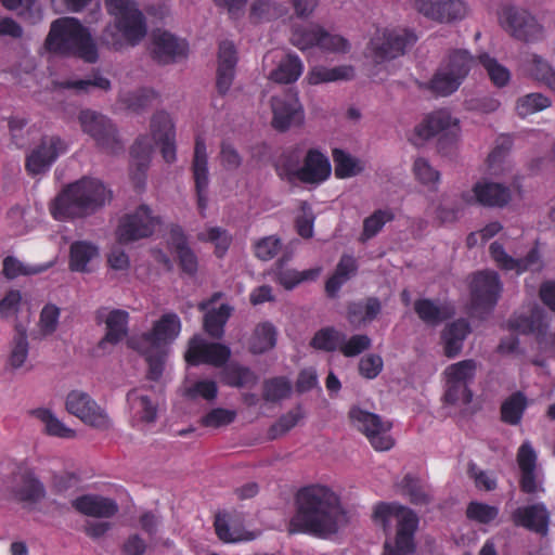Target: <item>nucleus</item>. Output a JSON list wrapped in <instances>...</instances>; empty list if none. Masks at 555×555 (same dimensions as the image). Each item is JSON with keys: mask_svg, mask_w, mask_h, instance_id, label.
I'll use <instances>...</instances> for the list:
<instances>
[{"mask_svg": "<svg viewBox=\"0 0 555 555\" xmlns=\"http://www.w3.org/2000/svg\"><path fill=\"white\" fill-rule=\"evenodd\" d=\"M346 522L339 498L330 488L312 485L300 489L296 495V513L291 518L289 534L309 533L327 538Z\"/></svg>", "mask_w": 555, "mask_h": 555, "instance_id": "nucleus-1", "label": "nucleus"}, {"mask_svg": "<svg viewBox=\"0 0 555 555\" xmlns=\"http://www.w3.org/2000/svg\"><path fill=\"white\" fill-rule=\"evenodd\" d=\"M113 201V191L100 179L82 177L65 185L51 204L57 220L92 216Z\"/></svg>", "mask_w": 555, "mask_h": 555, "instance_id": "nucleus-2", "label": "nucleus"}, {"mask_svg": "<svg viewBox=\"0 0 555 555\" xmlns=\"http://www.w3.org/2000/svg\"><path fill=\"white\" fill-rule=\"evenodd\" d=\"M47 51L65 56H77L87 63L99 59L96 44L87 27L75 17H60L51 23L44 39Z\"/></svg>", "mask_w": 555, "mask_h": 555, "instance_id": "nucleus-3", "label": "nucleus"}, {"mask_svg": "<svg viewBox=\"0 0 555 555\" xmlns=\"http://www.w3.org/2000/svg\"><path fill=\"white\" fill-rule=\"evenodd\" d=\"M181 332L180 318L168 312L153 323L152 328L141 335V357L146 363L145 377L158 382L164 373L169 346Z\"/></svg>", "mask_w": 555, "mask_h": 555, "instance_id": "nucleus-4", "label": "nucleus"}, {"mask_svg": "<svg viewBox=\"0 0 555 555\" xmlns=\"http://www.w3.org/2000/svg\"><path fill=\"white\" fill-rule=\"evenodd\" d=\"M105 7L115 17L102 31L101 42L114 50L134 47L139 42V7L134 0H105Z\"/></svg>", "mask_w": 555, "mask_h": 555, "instance_id": "nucleus-5", "label": "nucleus"}, {"mask_svg": "<svg viewBox=\"0 0 555 555\" xmlns=\"http://www.w3.org/2000/svg\"><path fill=\"white\" fill-rule=\"evenodd\" d=\"M374 520L380 522L384 530L390 528L392 520L397 521L395 546L385 543L386 555H411L415 551L413 535L417 527L416 515L408 507L397 503H379L373 514Z\"/></svg>", "mask_w": 555, "mask_h": 555, "instance_id": "nucleus-6", "label": "nucleus"}, {"mask_svg": "<svg viewBox=\"0 0 555 555\" xmlns=\"http://www.w3.org/2000/svg\"><path fill=\"white\" fill-rule=\"evenodd\" d=\"M416 41L417 36L411 29L384 28L371 38L364 55L374 65H379L403 55Z\"/></svg>", "mask_w": 555, "mask_h": 555, "instance_id": "nucleus-7", "label": "nucleus"}, {"mask_svg": "<svg viewBox=\"0 0 555 555\" xmlns=\"http://www.w3.org/2000/svg\"><path fill=\"white\" fill-rule=\"evenodd\" d=\"M500 26L514 39L530 43L544 39L543 25L528 10L504 5L499 12Z\"/></svg>", "mask_w": 555, "mask_h": 555, "instance_id": "nucleus-8", "label": "nucleus"}, {"mask_svg": "<svg viewBox=\"0 0 555 555\" xmlns=\"http://www.w3.org/2000/svg\"><path fill=\"white\" fill-rule=\"evenodd\" d=\"M479 364L473 359H466L450 364L443 371L446 390L443 399L449 404H468L473 393L469 384L474 380Z\"/></svg>", "mask_w": 555, "mask_h": 555, "instance_id": "nucleus-9", "label": "nucleus"}, {"mask_svg": "<svg viewBox=\"0 0 555 555\" xmlns=\"http://www.w3.org/2000/svg\"><path fill=\"white\" fill-rule=\"evenodd\" d=\"M94 321L98 325H105L104 336L96 345V349L103 353L111 352L113 347L128 337L129 313L126 310L101 307L94 313Z\"/></svg>", "mask_w": 555, "mask_h": 555, "instance_id": "nucleus-10", "label": "nucleus"}, {"mask_svg": "<svg viewBox=\"0 0 555 555\" xmlns=\"http://www.w3.org/2000/svg\"><path fill=\"white\" fill-rule=\"evenodd\" d=\"M349 416L354 426L366 436L375 450L387 451L393 446V439L389 435L390 422L383 421L379 415L359 408H352Z\"/></svg>", "mask_w": 555, "mask_h": 555, "instance_id": "nucleus-11", "label": "nucleus"}, {"mask_svg": "<svg viewBox=\"0 0 555 555\" xmlns=\"http://www.w3.org/2000/svg\"><path fill=\"white\" fill-rule=\"evenodd\" d=\"M78 120L82 131L93 138L100 147L109 153L121 150L116 128L104 115L85 109L80 112Z\"/></svg>", "mask_w": 555, "mask_h": 555, "instance_id": "nucleus-12", "label": "nucleus"}, {"mask_svg": "<svg viewBox=\"0 0 555 555\" xmlns=\"http://www.w3.org/2000/svg\"><path fill=\"white\" fill-rule=\"evenodd\" d=\"M8 490L14 501L25 505H35L46 498L44 485L27 466L21 465L11 474Z\"/></svg>", "mask_w": 555, "mask_h": 555, "instance_id": "nucleus-13", "label": "nucleus"}, {"mask_svg": "<svg viewBox=\"0 0 555 555\" xmlns=\"http://www.w3.org/2000/svg\"><path fill=\"white\" fill-rule=\"evenodd\" d=\"M65 404L68 413L85 424L100 430L109 428L111 421L107 413L87 392L72 390L66 397Z\"/></svg>", "mask_w": 555, "mask_h": 555, "instance_id": "nucleus-14", "label": "nucleus"}, {"mask_svg": "<svg viewBox=\"0 0 555 555\" xmlns=\"http://www.w3.org/2000/svg\"><path fill=\"white\" fill-rule=\"evenodd\" d=\"M413 9L439 24H454L468 14V7L463 0H414Z\"/></svg>", "mask_w": 555, "mask_h": 555, "instance_id": "nucleus-15", "label": "nucleus"}, {"mask_svg": "<svg viewBox=\"0 0 555 555\" xmlns=\"http://www.w3.org/2000/svg\"><path fill=\"white\" fill-rule=\"evenodd\" d=\"M272 111V127L281 132L292 127L301 126L305 120L302 106L296 93L287 92L274 95L270 100Z\"/></svg>", "mask_w": 555, "mask_h": 555, "instance_id": "nucleus-16", "label": "nucleus"}, {"mask_svg": "<svg viewBox=\"0 0 555 555\" xmlns=\"http://www.w3.org/2000/svg\"><path fill=\"white\" fill-rule=\"evenodd\" d=\"M149 56L157 64L175 63L185 55L186 47L167 30L155 28L151 31L145 46Z\"/></svg>", "mask_w": 555, "mask_h": 555, "instance_id": "nucleus-17", "label": "nucleus"}, {"mask_svg": "<svg viewBox=\"0 0 555 555\" xmlns=\"http://www.w3.org/2000/svg\"><path fill=\"white\" fill-rule=\"evenodd\" d=\"M502 282L494 271H480L473 278L470 285L474 309L488 312L498 302L502 293Z\"/></svg>", "mask_w": 555, "mask_h": 555, "instance_id": "nucleus-18", "label": "nucleus"}, {"mask_svg": "<svg viewBox=\"0 0 555 555\" xmlns=\"http://www.w3.org/2000/svg\"><path fill=\"white\" fill-rule=\"evenodd\" d=\"M230 356L229 347L218 343H207L203 338L194 336L189 341L184 358L192 365L207 363L214 366H222Z\"/></svg>", "mask_w": 555, "mask_h": 555, "instance_id": "nucleus-19", "label": "nucleus"}, {"mask_svg": "<svg viewBox=\"0 0 555 555\" xmlns=\"http://www.w3.org/2000/svg\"><path fill=\"white\" fill-rule=\"evenodd\" d=\"M65 150L66 144L59 137H43L40 144L26 157V170L31 176L46 172Z\"/></svg>", "mask_w": 555, "mask_h": 555, "instance_id": "nucleus-20", "label": "nucleus"}, {"mask_svg": "<svg viewBox=\"0 0 555 555\" xmlns=\"http://www.w3.org/2000/svg\"><path fill=\"white\" fill-rule=\"evenodd\" d=\"M489 251L495 263L503 270H514L517 273L525 271L539 272L544 266L538 248H532L526 257L518 259L506 254L503 245L498 242L490 245Z\"/></svg>", "mask_w": 555, "mask_h": 555, "instance_id": "nucleus-21", "label": "nucleus"}, {"mask_svg": "<svg viewBox=\"0 0 555 555\" xmlns=\"http://www.w3.org/2000/svg\"><path fill=\"white\" fill-rule=\"evenodd\" d=\"M474 194L464 192L461 201L464 204L479 203L489 207H503L511 201V191L507 186L495 182H478L473 188Z\"/></svg>", "mask_w": 555, "mask_h": 555, "instance_id": "nucleus-22", "label": "nucleus"}, {"mask_svg": "<svg viewBox=\"0 0 555 555\" xmlns=\"http://www.w3.org/2000/svg\"><path fill=\"white\" fill-rule=\"evenodd\" d=\"M459 131L457 120L454 119L448 111L440 109L428 115L420 125L415 127V135L420 140H428L435 135H451L454 138Z\"/></svg>", "mask_w": 555, "mask_h": 555, "instance_id": "nucleus-23", "label": "nucleus"}, {"mask_svg": "<svg viewBox=\"0 0 555 555\" xmlns=\"http://www.w3.org/2000/svg\"><path fill=\"white\" fill-rule=\"evenodd\" d=\"M331 164L320 150L309 149L304 156L298 180L306 184H320L331 176Z\"/></svg>", "mask_w": 555, "mask_h": 555, "instance_id": "nucleus-24", "label": "nucleus"}, {"mask_svg": "<svg viewBox=\"0 0 555 555\" xmlns=\"http://www.w3.org/2000/svg\"><path fill=\"white\" fill-rule=\"evenodd\" d=\"M292 259V253H285L274 264V278L286 289H292L301 282L314 281L321 273V268H312L304 271L285 268Z\"/></svg>", "mask_w": 555, "mask_h": 555, "instance_id": "nucleus-25", "label": "nucleus"}, {"mask_svg": "<svg viewBox=\"0 0 555 555\" xmlns=\"http://www.w3.org/2000/svg\"><path fill=\"white\" fill-rule=\"evenodd\" d=\"M73 507L79 513L98 518H108L118 512L116 502L100 495L86 494L75 499Z\"/></svg>", "mask_w": 555, "mask_h": 555, "instance_id": "nucleus-26", "label": "nucleus"}, {"mask_svg": "<svg viewBox=\"0 0 555 555\" xmlns=\"http://www.w3.org/2000/svg\"><path fill=\"white\" fill-rule=\"evenodd\" d=\"M516 526L525 527L538 533H545L548 525V513L543 504L518 507L512 514Z\"/></svg>", "mask_w": 555, "mask_h": 555, "instance_id": "nucleus-27", "label": "nucleus"}, {"mask_svg": "<svg viewBox=\"0 0 555 555\" xmlns=\"http://www.w3.org/2000/svg\"><path fill=\"white\" fill-rule=\"evenodd\" d=\"M475 64L476 60L468 50L451 49L446 53L439 66L463 83Z\"/></svg>", "mask_w": 555, "mask_h": 555, "instance_id": "nucleus-28", "label": "nucleus"}, {"mask_svg": "<svg viewBox=\"0 0 555 555\" xmlns=\"http://www.w3.org/2000/svg\"><path fill=\"white\" fill-rule=\"evenodd\" d=\"M169 245L177 253L182 271L189 275H195L198 268L197 257L188 245L186 237L179 225L171 227Z\"/></svg>", "mask_w": 555, "mask_h": 555, "instance_id": "nucleus-29", "label": "nucleus"}, {"mask_svg": "<svg viewBox=\"0 0 555 555\" xmlns=\"http://www.w3.org/2000/svg\"><path fill=\"white\" fill-rule=\"evenodd\" d=\"M275 68L271 69L267 78L275 83H293L304 70L301 60L294 53L282 55L276 62Z\"/></svg>", "mask_w": 555, "mask_h": 555, "instance_id": "nucleus-30", "label": "nucleus"}, {"mask_svg": "<svg viewBox=\"0 0 555 555\" xmlns=\"http://www.w3.org/2000/svg\"><path fill=\"white\" fill-rule=\"evenodd\" d=\"M469 332V324L463 319L448 324L441 333L444 356L448 358L456 357L461 352L463 343Z\"/></svg>", "mask_w": 555, "mask_h": 555, "instance_id": "nucleus-31", "label": "nucleus"}, {"mask_svg": "<svg viewBox=\"0 0 555 555\" xmlns=\"http://www.w3.org/2000/svg\"><path fill=\"white\" fill-rule=\"evenodd\" d=\"M414 310L418 318L427 325L436 326L452 318L454 309L447 304H436L430 299H417L414 302Z\"/></svg>", "mask_w": 555, "mask_h": 555, "instance_id": "nucleus-32", "label": "nucleus"}, {"mask_svg": "<svg viewBox=\"0 0 555 555\" xmlns=\"http://www.w3.org/2000/svg\"><path fill=\"white\" fill-rule=\"evenodd\" d=\"M14 330L15 334L12 338L11 349L7 360V367L10 371L22 369L28 358L29 351L26 326L17 322L14 325Z\"/></svg>", "mask_w": 555, "mask_h": 555, "instance_id": "nucleus-33", "label": "nucleus"}, {"mask_svg": "<svg viewBox=\"0 0 555 555\" xmlns=\"http://www.w3.org/2000/svg\"><path fill=\"white\" fill-rule=\"evenodd\" d=\"M462 82L456 77L451 76L440 66L437 67L431 78L420 85L423 90L430 92L435 96L446 98L456 92Z\"/></svg>", "mask_w": 555, "mask_h": 555, "instance_id": "nucleus-34", "label": "nucleus"}, {"mask_svg": "<svg viewBox=\"0 0 555 555\" xmlns=\"http://www.w3.org/2000/svg\"><path fill=\"white\" fill-rule=\"evenodd\" d=\"M195 191H207L209 185L208 156L206 144L203 139L197 138L194 146V154L191 165Z\"/></svg>", "mask_w": 555, "mask_h": 555, "instance_id": "nucleus-35", "label": "nucleus"}, {"mask_svg": "<svg viewBox=\"0 0 555 555\" xmlns=\"http://www.w3.org/2000/svg\"><path fill=\"white\" fill-rule=\"evenodd\" d=\"M382 311V304L376 297H369L364 302H351L348 306L347 318L350 324L360 326L372 322Z\"/></svg>", "mask_w": 555, "mask_h": 555, "instance_id": "nucleus-36", "label": "nucleus"}, {"mask_svg": "<svg viewBox=\"0 0 555 555\" xmlns=\"http://www.w3.org/2000/svg\"><path fill=\"white\" fill-rule=\"evenodd\" d=\"M357 270L358 266L352 256H341L334 274L325 283L326 294L332 298L336 297L340 287L357 273Z\"/></svg>", "mask_w": 555, "mask_h": 555, "instance_id": "nucleus-37", "label": "nucleus"}, {"mask_svg": "<svg viewBox=\"0 0 555 555\" xmlns=\"http://www.w3.org/2000/svg\"><path fill=\"white\" fill-rule=\"evenodd\" d=\"M354 77V68L351 65H340L333 68L314 66L308 73L310 85H320L341 80H351Z\"/></svg>", "mask_w": 555, "mask_h": 555, "instance_id": "nucleus-38", "label": "nucleus"}, {"mask_svg": "<svg viewBox=\"0 0 555 555\" xmlns=\"http://www.w3.org/2000/svg\"><path fill=\"white\" fill-rule=\"evenodd\" d=\"M397 488L402 494L408 495L410 502L414 505L426 506L433 501L430 491L423 485L421 479L413 474H406L402 480L397 483Z\"/></svg>", "mask_w": 555, "mask_h": 555, "instance_id": "nucleus-39", "label": "nucleus"}, {"mask_svg": "<svg viewBox=\"0 0 555 555\" xmlns=\"http://www.w3.org/2000/svg\"><path fill=\"white\" fill-rule=\"evenodd\" d=\"M99 255L95 245L87 241H77L70 245L69 268L72 271L85 272L90 260Z\"/></svg>", "mask_w": 555, "mask_h": 555, "instance_id": "nucleus-40", "label": "nucleus"}, {"mask_svg": "<svg viewBox=\"0 0 555 555\" xmlns=\"http://www.w3.org/2000/svg\"><path fill=\"white\" fill-rule=\"evenodd\" d=\"M232 308L222 304L218 309L207 310L204 317V330L212 338H221L224 325L231 317Z\"/></svg>", "mask_w": 555, "mask_h": 555, "instance_id": "nucleus-41", "label": "nucleus"}, {"mask_svg": "<svg viewBox=\"0 0 555 555\" xmlns=\"http://www.w3.org/2000/svg\"><path fill=\"white\" fill-rule=\"evenodd\" d=\"M276 332L272 324L264 322L254 330L249 341V350L255 354L263 353L275 346Z\"/></svg>", "mask_w": 555, "mask_h": 555, "instance_id": "nucleus-42", "label": "nucleus"}, {"mask_svg": "<svg viewBox=\"0 0 555 555\" xmlns=\"http://www.w3.org/2000/svg\"><path fill=\"white\" fill-rule=\"evenodd\" d=\"M31 415L39 420L44 425V431L50 436L60 438H73L75 431L65 426L49 409L39 408L31 412Z\"/></svg>", "mask_w": 555, "mask_h": 555, "instance_id": "nucleus-43", "label": "nucleus"}, {"mask_svg": "<svg viewBox=\"0 0 555 555\" xmlns=\"http://www.w3.org/2000/svg\"><path fill=\"white\" fill-rule=\"evenodd\" d=\"M169 1L170 0H142L145 16L141 13V38L146 35L149 24L156 25L169 15Z\"/></svg>", "mask_w": 555, "mask_h": 555, "instance_id": "nucleus-44", "label": "nucleus"}, {"mask_svg": "<svg viewBox=\"0 0 555 555\" xmlns=\"http://www.w3.org/2000/svg\"><path fill=\"white\" fill-rule=\"evenodd\" d=\"M287 9L274 0H255L250 5L249 17L255 23L271 21L282 17Z\"/></svg>", "mask_w": 555, "mask_h": 555, "instance_id": "nucleus-45", "label": "nucleus"}, {"mask_svg": "<svg viewBox=\"0 0 555 555\" xmlns=\"http://www.w3.org/2000/svg\"><path fill=\"white\" fill-rule=\"evenodd\" d=\"M527 408V399L520 391L511 395L501 405V420L509 425H518Z\"/></svg>", "mask_w": 555, "mask_h": 555, "instance_id": "nucleus-46", "label": "nucleus"}, {"mask_svg": "<svg viewBox=\"0 0 555 555\" xmlns=\"http://www.w3.org/2000/svg\"><path fill=\"white\" fill-rule=\"evenodd\" d=\"M223 379L231 387L251 388L258 383V376L249 369L238 364H230L223 370Z\"/></svg>", "mask_w": 555, "mask_h": 555, "instance_id": "nucleus-47", "label": "nucleus"}, {"mask_svg": "<svg viewBox=\"0 0 555 555\" xmlns=\"http://www.w3.org/2000/svg\"><path fill=\"white\" fill-rule=\"evenodd\" d=\"M292 393V383L284 376L268 378L262 384V398L267 402H279Z\"/></svg>", "mask_w": 555, "mask_h": 555, "instance_id": "nucleus-48", "label": "nucleus"}, {"mask_svg": "<svg viewBox=\"0 0 555 555\" xmlns=\"http://www.w3.org/2000/svg\"><path fill=\"white\" fill-rule=\"evenodd\" d=\"M345 334L334 327H324L319 330L310 341V346L318 350L327 352L340 350V345L344 343Z\"/></svg>", "mask_w": 555, "mask_h": 555, "instance_id": "nucleus-49", "label": "nucleus"}, {"mask_svg": "<svg viewBox=\"0 0 555 555\" xmlns=\"http://www.w3.org/2000/svg\"><path fill=\"white\" fill-rule=\"evenodd\" d=\"M321 28L319 25L294 27L289 41L301 51L318 47Z\"/></svg>", "mask_w": 555, "mask_h": 555, "instance_id": "nucleus-50", "label": "nucleus"}, {"mask_svg": "<svg viewBox=\"0 0 555 555\" xmlns=\"http://www.w3.org/2000/svg\"><path fill=\"white\" fill-rule=\"evenodd\" d=\"M395 214L390 209H377L363 220V231L360 240L365 242L374 237L383 227L392 221Z\"/></svg>", "mask_w": 555, "mask_h": 555, "instance_id": "nucleus-51", "label": "nucleus"}, {"mask_svg": "<svg viewBox=\"0 0 555 555\" xmlns=\"http://www.w3.org/2000/svg\"><path fill=\"white\" fill-rule=\"evenodd\" d=\"M333 160L335 164V176L339 179L350 178L362 171L359 160L343 150L335 149L333 151Z\"/></svg>", "mask_w": 555, "mask_h": 555, "instance_id": "nucleus-52", "label": "nucleus"}, {"mask_svg": "<svg viewBox=\"0 0 555 555\" xmlns=\"http://www.w3.org/2000/svg\"><path fill=\"white\" fill-rule=\"evenodd\" d=\"M59 318L60 308L52 304L46 305L40 312L38 322L39 330L37 333L33 334L34 338H42L52 335L57 328Z\"/></svg>", "mask_w": 555, "mask_h": 555, "instance_id": "nucleus-53", "label": "nucleus"}, {"mask_svg": "<svg viewBox=\"0 0 555 555\" xmlns=\"http://www.w3.org/2000/svg\"><path fill=\"white\" fill-rule=\"evenodd\" d=\"M50 264L26 266L13 256H8L3 260V274L13 280L20 275H33L46 271Z\"/></svg>", "mask_w": 555, "mask_h": 555, "instance_id": "nucleus-54", "label": "nucleus"}, {"mask_svg": "<svg viewBox=\"0 0 555 555\" xmlns=\"http://www.w3.org/2000/svg\"><path fill=\"white\" fill-rule=\"evenodd\" d=\"M305 154L306 152L302 145L297 144L287 150L282 155V168L285 171V176L289 181L293 179H298Z\"/></svg>", "mask_w": 555, "mask_h": 555, "instance_id": "nucleus-55", "label": "nucleus"}, {"mask_svg": "<svg viewBox=\"0 0 555 555\" xmlns=\"http://www.w3.org/2000/svg\"><path fill=\"white\" fill-rule=\"evenodd\" d=\"M528 62L531 75L548 88L555 89V70L548 62L538 54H531Z\"/></svg>", "mask_w": 555, "mask_h": 555, "instance_id": "nucleus-56", "label": "nucleus"}, {"mask_svg": "<svg viewBox=\"0 0 555 555\" xmlns=\"http://www.w3.org/2000/svg\"><path fill=\"white\" fill-rule=\"evenodd\" d=\"M54 86L55 88L61 89H74L77 93H82L88 92L91 88L108 90L111 88V81L103 76L96 75L91 79L64 80L54 82Z\"/></svg>", "mask_w": 555, "mask_h": 555, "instance_id": "nucleus-57", "label": "nucleus"}, {"mask_svg": "<svg viewBox=\"0 0 555 555\" xmlns=\"http://www.w3.org/2000/svg\"><path fill=\"white\" fill-rule=\"evenodd\" d=\"M150 132L155 142L175 135V127L171 118L165 112H157L153 115L150 124Z\"/></svg>", "mask_w": 555, "mask_h": 555, "instance_id": "nucleus-58", "label": "nucleus"}, {"mask_svg": "<svg viewBox=\"0 0 555 555\" xmlns=\"http://www.w3.org/2000/svg\"><path fill=\"white\" fill-rule=\"evenodd\" d=\"M479 62L487 70L489 78L496 87H504L511 78L508 69L498 63V61L491 57L489 54H481Z\"/></svg>", "mask_w": 555, "mask_h": 555, "instance_id": "nucleus-59", "label": "nucleus"}, {"mask_svg": "<svg viewBox=\"0 0 555 555\" xmlns=\"http://www.w3.org/2000/svg\"><path fill=\"white\" fill-rule=\"evenodd\" d=\"M551 106V100L541 93H530L517 101V113L521 117L545 109Z\"/></svg>", "mask_w": 555, "mask_h": 555, "instance_id": "nucleus-60", "label": "nucleus"}, {"mask_svg": "<svg viewBox=\"0 0 555 555\" xmlns=\"http://www.w3.org/2000/svg\"><path fill=\"white\" fill-rule=\"evenodd\" d=\"M119 245H126L139 238V216L137 214L125 216L116 231Z\"/></svg>", "mask_w": 555, "mask_h": 555, "instance_id": "nucleus-61", "label": "nucleus"}, {"mask_svg": "<svg viewBox=\"0 0 555 555\" xmlns=\"http://www.w3.org/2000/svg\"><path fill=\"white\" fill-rule=\"evenodd\" d=\"M304 417V412L300 406H296L286 414L282 415L276 423L269 429V438L276 439L278 437L286 434Z\"/></svg>", "mask_w": 555, "mask_h": 555, "instance_id": "nucleus-62", "label": "nucleus"}, {"mask_svg": "<svg viewBox=\"0 0 555 555\" xmlns=\"http://www.w3.org/2000/svg\"><path fill=\"white\" fill-rule=\"evenodd\" d=\"M281 247V240L275 235H270L258 240L254 244V251L258 259L269 261L279 254Z\"/></svg>", "mask_w": 555, "mask_h": 555, "instance_id": "nucleus-63", "label": "nucleus"}, {"mask_svg": "<svg viewBox=\"0 0 555 555\" xmlns=\"http://www.w3.org/2000/svg\"><path fill=\"white\" fill-rule=\"evenodd\" d=\"M413 172L415 178L424 185L435 189L439 179V172L434 169L427 159L420 157L413 164Z\"/></svg>", "mask_w": 555, "mask_h": 555, "instance_id": "nucleus-64", "label": "nucleus"}]
</instances>
